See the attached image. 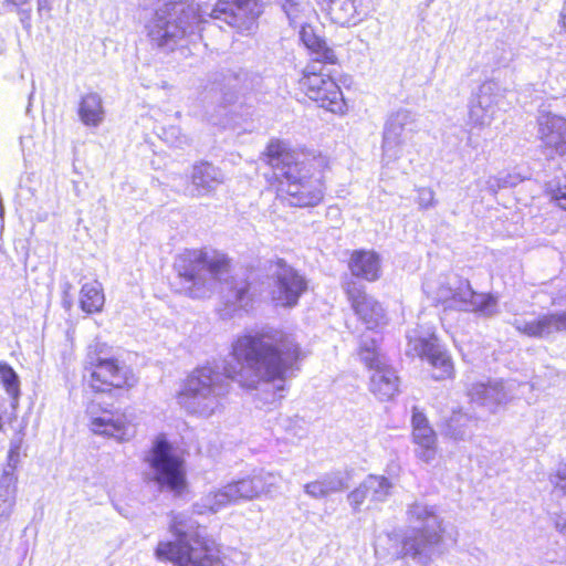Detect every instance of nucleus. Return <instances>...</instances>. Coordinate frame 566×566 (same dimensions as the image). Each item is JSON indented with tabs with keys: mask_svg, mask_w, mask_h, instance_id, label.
Segmentation results:
<instances>
[{
	"mask_svg": "<svg viewBox=\"0 0 566 566\" xmlns=\"http://www.w3.org/2000/svg\"><path fill=\"white\" fill-rule=\"evenodd\" d=\"M324 2V4H326L328 2V0H322Z\"/></svg>",
	"mask_w": 566,
	"mask_h": 566,
	"instance_id": "50",
	"label": "nucleus"
},
{
	"mask_svg": "<svg viewBox=\"0 0 566 566\" xmlns=\"http://www.w3.org/2000/svg\"><path fill=\"white\" fill-rule=\"evenodd\" d=\"M8 1L14 6H20V4L25 3L28 0H8Z\"/></svg>",
	"mask_w": 566,
	"mask_h": 566,
	"instance_id": "47",
	"label": "nucleus"
},
{
	"mask_svg": "<svg viewBox=\"0 0 566 566\" xmlns=\"http://www.w3.org/2000/svg\"><path fill=\"white\" fill-rule=\"evenodd\" d=\"M17 476L11 472L0 478V524L9 518L15 504Z\"/></svg>",
	"mask_w": 566,
	"mask_h": 566,
	"instance_id": "32",
	"label": "nucleus"
},
{
	"mask_svg": "<svg viewBox=\"0 0 566 566\" xmlns=\"http://www.w3.org/2000/svg\"><path fill=\"white\" fill-rule=\"evenodd\" d=\"M418 132L417 116L409 109L400 108L391 113L382 133V158L388 164L399 159L402 146Z\"/></svg>",
	"mask_w": 566,
	"mask_h": 566,
	"instance_id": "15",
	"label": "nucleus"
},
{
	"mask_svg": "<svg viewBox=\"0 0 566 566\" xmlns=\"http://www.w3.org/2000/svg\"><path fill=\"white\" fill-rule=\"evenodd\" d=\"M549 482L556 491L566 493V463H560L555 473L551 474Z\"/></svg>",
	"mask_w": 566,
	"mask_h": 566,
	"instance_id": "39",
	"label": "nucleus"
},
{
	"mask_svg": "<svg viewBox=\"0 0 566 566\" xmlns=\"http://www.w3.org/2000/svg\"><path fill=\"white\" fill-rule=\"evenodd\" d=\"M345 292L352 308L368 329H376L387 325V312L382 304L366 293L363 285L354 281L346 283Z\"/></svg>",
	"mask_w": 566,
	"mask_h": 566,
	"instance_id": "19",
	"label": "nucleus"
},
{
	"mask_svg": "<svg viewBox=\"0 0 566 566\" xmlns=\"http://www.w3.org/2000/svg\"><path fill=\"white\" fill-rule=\"evenodd\" d=\"M0 381L3 385L7 394L13 399L18 400L20 396V379L14 369L7 363H0Z\"/></svg>",
	"mask_w": 566,
	"mask_h": 566,
	"instance_id": "34",
	"label": "nucleus"
},
{
	"mask_svg": "<svg viewBox=\"0 0 566 566\" xmlns=\"http://www.w3.org/2000/svg\"><path fill=\"white\" fill-rule=\"evenodd\" d=\"M282 8L292 23H297L300 13L304 9L303 0H283Z\"/></svg>",
	"mask_w": 566,
	"mask_h": 566,
	"instance_id": "36",
	"label": "nucleus"
},
{
	"mask_svg": "<svg viewBox=\"0 0 566 566\" xmlns=\"http://www.w3.org/2000/svg\"><path fill=\"white\" fill-rule=\"evenodd\" d=\"M180 287L192 298L209 297L221 286L222 298L229 314L247 311L252 301L247 280H228L229 263L224 255L205 250H187L176 262Z\"/></svg>",
	"mask_w": 566,
	"mask_h": 566,
	"instance_id": "2",
	"label": "nucleus"
},
{
	"mask_svg": "<svg viewBox=\"0 0 566 566\" xmlns=\"http://www.w3.org/2000/svg\"><path fill=\"white\" fill-rule=\"evenodd\" d=\"M201 20L195 6L184 1L161 0L145 30L153 44L174 50L178 42L199 29Z\"/></svg>",
	"mask_w": 566,
	"mask_h": 566,
	"instance_id": "7",
	"label": "nucleus"
},
{
	"mask_svg": "<svg viewBox=\"0 0 566 566\" xmlns=\"http://www.w3.org/2000/svg\"><path fill=\"white\" fill-rule=\"evenodd\" d=\"M502 97L501 86L496 82L488 81L481 84L469 103L468 124L476 128L491 125Z\"/></svg>",
	"mask_w": 566,
	"mask_h": 566,
	"instance_id": "20",
	"label": "nucleus"
},
{
	"mask_svg": "<svg viewBox=\"0 0 566 566\" xmlns=\"http://www.w3.org/2000/svg\"><path fill=\"white\" fill-rule=\"evenodd\" d=\"M103 99L98 93H87L82 96L78 105V116L85 126L97 127L104 120Z\"/></svg>",
	"mask_w": 566,
	"mask_h": 566,
	"instance_id": "30",
	"label": "nucleus"
},
{
	"mask_svg": "<svg viewBox=\"0 0 566 566\" xmlns=\"http://www.w3.org/2000/svg\"><path fill=\"white\" fill-rule=\"evenodd\" d=\"M476 419L462 410H457L444 421L442 433L453 440H465L472 436Z\"/></svg>",
	"mask_w": 566,
	"mask_h": 566,
	"instance_id": "29",
	"label": "nucleus"
},
{
	"mask_svg": "<svg viewBox=\"0 0 566 566\" xmlns=\"http://www.w3.org/2000/svg\"><path fill=\"white\" fill-rule=\"evenodd\" d=\"M348 266L354 276L369 282L377 281L381 275L380 256L375 251H354Z\"/></svg>",
	"mask_w": 566,
	"mask_h": 566,
	"instance_id": "25",
	"label": "nucleus"
},
{
	"mask_svg": "<svg viewBox=\"0 0 566 566\" xmlns=\"http://www.w3.org/2000/svg\"><path fill=\"white\" fill-rule=\"evenodd\" d=\"M238 95L233 91L224 92L222 94V103L224 106L230 105L235 102Z\"/></svg>",
	"mask_w": 566,
	"mask_h": 566,
	"instance_id": "44",
	"label": "nucleus"
},
{
	"mask_svg": "<svg viewBox=\"0 0 566 566\" xmlns=\"http://www.w3.org/2000/svg\"><path fill=\"white\" fill-rule=\"evenodd\" d=\"M347 500L355 512H357L359 510L360 505L366 500H368V495L364 488V481L360 483V485L358 488H356L354 491H352L347 495Z\"/></svg>",
	"mask_w": 566,
	"mask_h": 566,
	"instance_id": "41",
	"label": "nucleus"
},
{
	"mask_svg": "<svg viewBox=\"0 0 566 566\" xmlns=\"http://www.w3.org/2000/svg\"><path fill=\"white\" fill-rule=\"evenodd\" d=\"M555 525L566 536V513H562L556 517Z\"/></svg>",
	"mask_w": 566,
	"mask_h": 566,
	"instance_id": "43",
	"label": "nucleus"
},
{
	"mask_svg": "<svg viewBox=\"0 0 566 566\" xmlns=\"http://www.w3.org/2000/svg\"><path fill=\"white\" fill-rule=\"evenodd\" d=\"M263 6L264 0H219L210 17L219 28L226 23L240 33L251 32L263 12Z\"/></svg>",
	"mask_w": 566,
	"mask_h": 566,
	"instance_id": "14",
	"label": "nucleus"
},
{
	"mask_svg": "<svg viewBox=\"0 0 566 566\" xmlns=\"http://www.w3.org/2000/svg\"><path fill=\"white\" fill-rule=\"evenodd\" d=\"M417 202L420 209L433 208L437 205L434 191L431 188H419Z\"/></svg>",
	"mask_w": 566,
	"mask_h": 566,
	"instance_id": "40",
	"label": "nucleus"
},
{
	"mask_svg": "<svg viewBox=\"0 0 566 566\" xmlns=\"http://www.w3.org/2000/svg\"><path fill=\"white\" fill-rule=\"evenodd\" d=\"M85 370L90 373V386L95 391L106 392L112 388H130L137 382L135 375L117 360L102 356V346L96 343L87 348Z\"/></svg>",
	"mask_w": 566,
	"mask_h": 566,
	"instance_id": "9",
	"label": "nucleus"
},
{
	"mask_svg": "<svg viewBox=\"0 0 566 566\" xmlns=\"http://www.w3.org/2000/svg\"><path fill=\"white\" fill-rule=\"evenodd\" d=\"M537 136L547 157L566 155V118L541 105L537 115Z\"/></svg>",
	"mask_w": 566,
	"mask_h": 566,
	"instance_id": "18",
	"label": "nucleus"
},
{
	"mask_svg": "<svg viewBox=\"0 0 566 566\" xmlns=\"http://www.w3.org/2000/svg\"><path fill=\"white\" fill-rule=\"evenodd\" d=\"M265 160L280 182L279 191L293 207H314L324 198L322 158L307 157L292 151L284 142L272 140Z\"/></svg>",
	"mask_w": 566,
	"mask_h": 566,
	"instance_id": "3",
	"label": "nucleus"
},
{
	"mask_svg": "<svg viewBox=\"0 0 566 566\" xmlns=\"http://www.w3.org/2000/svg\"><path fill=\"white\" fill-rule=\"evenodd\" d=\"M503 178V180L505 181H513L514 177H518L517 175H511V174H507L505 176H501Z\"/></svg>",
	"mask_w": 566,
	"mask_h": 566,
	"instance_id": "46",
	"label": "nucleus"
},
{
	"mask_svg": "<svg viewBox=\"0 0 566 566\" xmlns=\"http://www.w3.org/2000/svg\"><path fill=\"white\" fill-rule=\"evenodd\" d=\"M411 423L412 439L417 446V457L424 462L432 461L437 452V436L434 430L430 427L426 416L416 408L413 409Z\"/></svg>",
	"mask_w": 566,
	"mask_h": 566,
	"instance_id": "22",
	"label": "nucleus"
},
{
	"mask_svg": "<svg viewBox=\"0 0 566 566\" xmlns=\"http://www.w3.org/2000/svg\"><path fill=\"white\" fill-rule=\"evenodd\" d=\"M521 181L520 177H514L513 181H505L500 176H491L486 180V189L491 193H496L502 188L514 187Z\"/></svg>",
	"mask_w": 566,
	"mask_h": 566,
	"instance_id": "38",
	"label": "nucleus"
},
{
	"mask_svg": "<svg viewBox=\"0 0 566 566\" xmlns=\"http://www.w3.org/2000/svg\"><path fill=\"white\" fill-rule=\"evenodd\" d=\"M406 515L412 530L402 539L400 556L428 566L446 552L443 520L438 515L436 506L419 501L408 505Z\"/></svg>",
	"mask_w": 566,
	"mask_h": 566,
	"instance_id": "6",
	"label": "nucleus"
},
{
	"mask_svg": "<svg viewBox=\"0 0 566 566\" xmlns=\"http://www.w3.org/2000/svg\"><path fill=\"white\" fill-rule=\"evenodd\" d=\"M151 479L161 488L180 493L186 485L184 461L165 437H158L146 458Z\"/></svg>",
	"mask_w": 566,
	"mask_h": 566,
	"instance_id": "10",
	"label": "nucleus"
},
{
	"mask_svg": "<svg viewBox=\"0 0 566 566\" xmlns=\"http://www.w3.org/2000/svg\"><path fill=\"white\" fill-rule=\"evenodd\" d=\"M191 195L203 197L213 193L224 182L222 170L208 161H200L192 167Z\"/></svg>",
	"mask_w": 566,
	"mask_h": 566,
	"instance_id": "23",
	"label": "nucleus"
},
{
	"mask_svg": "<svg viewBox=\"0 0 566 566\" xmlns=\"http://www.w3.org/2000/svg\"><path fill=\"white\" fill-rule=\"evenodd\" d=\"M20 447H21V440H12L10 443V449L8 452V463L7 467L3 470L2 474H6L7 472H11L12 475L14 474V470L17 468V464L19 462L20 457Z\"/></svg>",
	"mask_w": 566,
	"mask_h": 566,
	"instance_id": "37",
	"label": "nucleus"
},
{
	"mask_svg": "<svg viewBox=\"0 0 566 566\" xmlns=\"http://www.w3.org/2000/svg\"><path fill=\"white\" fill-rule=\"evenodd\" d=\"M511 324L527 337L552 340L557 334L566 333V310L541 313L532 319L514 318Z\"/></svg>",
	"mask_w": 566,
	"mask_h": 566,
	"instance_id": "21",
	"label": "nucleus"
},
{
	"mask_svg": "<svg viewBox=\"0 0 566 566\" xmlns=\"http://www.w3.org/2000/svg\"><path fill=\"white\" fill-rule=\"evenodd\" d=\"M357 0H328L324 10L329 19L339 25L356 24L359 21Z\"/></svg>",
	"mask_w": 566,
	"mask_h": 566,
	"instance_id": "28",
	"label": "nucleus"
},
{
	"mask_svg": "<svg viewBox=\"0 0 566 566\" xmlns=\"http://www.w3.org/2000/svg\"><path fill=\"white\" fill-rule=\"evenodd\" d=\"M562 23H563L564 29H566V12L562 13Z\"/></svg>",
	"mask_w": 566,
	"mask_h": 566,
	"instance_id": "48",
	"label": "nucleus"
},
{
	"mask_svg": "<svg viewBox=\"0 0 566 566\" xmlns=\"http://www.w3.org/2000/svg\"><path fill=\"white\" fill-rule=\"evenodd\" d=\"M358 355L365 366L373 371L369 382L370 391L379 400L392 399L399 392V377L396 370L387 364L385 357L380 355L377 340L364 335Z\"/></svg>",
	"mask_w": 566,
	"mask_h": 566,
	"instance_id": "11",
	"label": "nucleus"
},
{
	"mask_svg": "<svg viewBox=\"0 0 566 566\" xmlns=\"http://www.w3.org/2000/svg\"><path fill=\"white\" fill-rule=\"evenodd\" d=\"M554 198H555L557 205L563 210H566V177L564 178L563 184H560V186L556 190Z\"/></svg>",
	"mask_w": 566,
	"mask_h": 566,
	"instance_id": "42",
	"label": "nucleus"
},
{
	"mask_svg": "<svg viewBox=\"0 0 566 566\" xmlns=\"http://www.w3.org/2000/svg\"><path fill=\"white\" fill-rule=\"evenodd\" d=\"M469 396L472 401L488 407L491 411H494L495 407L504 403L509 399V395L502 381L474 384L469 389Z\"/></svg>",
	"mask_w": 566,
	"mask_h": 566,
	"instance_id": "26",
	"label": "nucleus"
},
{
	"mask_svg": "<svg viewBox=\"0 0 566 566\" xmlns=\"http://www.w3.org/2000/svg\"><path fill=\"white\" fill-rule=\"evenodd\" d=\"M231 504H233V501L226 484L203 494L193 503L192 510L198 515L216 514Z\"/></svg>",
	"mask_w": 566,
	"mask_h": 566,
	"instance_id": "27",
	"label": "nucleus"
},
{
	"mask_svg": "<svg viewBox=\"0 0 566 566\" xmlns=\"http://www.w3.org/2000/svg\"><path fill=\"white\" fill-rule=\"evenodd\" d=\"M408 349L407 354L427 359L436 369L434 379H444L452 375L453 365L450 356L438 344L433 334L420 336L418 331L413 329L407 334Z\"/></svg>",
	"mask_w": 566,
	"mask_h": 566,
	"instance_id": "16",
	"label": "nucleus"
},
{
	"mask_svg": "<svg viewBox=\"0 0 566 566\" xmlns=\"http://www.w3.org/2000/svg\"><path fill=\"white\" fill-rule=\"evenodd\" d=\"M3 49H4L3 40L0 38V54L2 53Z\"/></svg>",
	"mask_w": 566,
	"mask_h": 566,
	"instance_id": "49",
	"label": "nucleus"
},
{
	"mask_svg": "<svg viewBox=\"0 0 566 566\" xmlns=\"http://www.w3.org/2000/svg\"><path fill=\"white\" fill-rule=\"evenodd\" d=\"M199 524L186 513L171 516L170 531L176 541L159 542L155 556L160 562H172L176 566H224L216 543L203 537Z\"/></svg>",
	"mask_w": 566,
	"mask_h": 566,
	"instance_id": "4",
	"label": "nucleus"
},
{
	"mask_svg": "<svg viewBox=\"0 0 566 566\" xmlns=\"http://www.w3.org/2000/svg\"><path fill=\"white\" fill-rule=\"evenodd\" d=\"M364 488L368 500L374 503H379L387 500L392 485L389 480L382 475H368L364 480Z\"/></svg>",
	"mask_w": 566,
	"mask_h": 566,
	"instance_id": "33",
	"label": "nucleus"
},
{
	"mask_svg": "<svg viewBox=\"0 0 566 566\" xmlns=\"http://www.w3.org/2000/svg\"><path fill=\"white\" fill-rule=\"evenodd\" d=\"M349 486V474L346 471L328 472L318 479L304 484L306 495L314 500H322L332 494L343 492Z\"/></svg>",
	"mask_w": 566,
	"mask_h": 566,
	"instance_id": "24",
	"label": "nucleus"
},
{
	"mask_svg": "<svg viewBox=\"0 0 566 566\" xmlns=\"http://www.w3.org/2000/svg\"><path fill=\"white\" fill-rule=\"evenodd\" d=\"M163 139L177 148H184L190 144V139L178 126H169L163 129Z\"/></svg>",
	"mask_w": 566,
	"mask_h": 566,
	"instance_id": "35",
	"label": "nucleus"
},
{
	"mask_svg": "<svg viewBox=\"0 0 566 566\" xmlns=\"http://www.w3.org/2000/svg\"><path fill=\"white\" fill-rule=\"evenodd\" d=\"M423 289L427 293L433 294L436 301L450 308L475 312L486 317L497 313V300L491 294L474 292L467 280L453 277L448 282H441L436 291L430 283H424Z\"/></svg>",
	"mask_w": 566,
	"mask_h": 566,
	"instance_id": "8",
	"label": "nucleus"
},
{
	"mask_svg": "<svg viewBox=\"0 0 566 566\" xmlns=\"http://www.w3.org/2000/svg\"><path fill=\"white\" fill-rule=\"evenodd\" d=\"M88 428L97 436L129 441L135 436L134 415L126 410L102 409L96 403L87 407Z\"/></svg>",
	"mask_w": 566,
	"mask_h": 566,
	"instance_id": "13",
	"label": "nucleus"
},
{
	"mask_svg": "<svg viewBox=\"0 0 566 566\" xmlns=\"http://www.w3.org/2000/svg\"><path fill=\"white\" fill-rule=\"evenodd\" d=\"M282 481L279 472L254 470L251 474L227 483L233 503L251 501L276 491Z\"/></svg>",
	"mask_w": 566,
	"mask_h": 566,
	"instance_id": "17",
	"label": "nucleus"
},
{
	"mask_svg": "<svg viewBox=\"0 0 566 566\" xmlns=\"http://www.w3.org/2000/svg\"><path fill=\"white\" fill-rule=\"evenodd\" d=\"M302 40L311 51L313 60L303 71L300 87L306 96L334 114L347 112L343 92L332 77L326 64H336L337 56L326 41L316 36L312 31L303 30Z\"/></svg>",
	"mask_w": 566,
	"mask_h": 566,
	"instance_id": "5",
	"label": "nucleus"
},
{
	"mask_svg": "<svg viewBox=\"0 0 566 566\" xmlns=\"http://www.w3.org/2000/svg\"><path fill=\"white\" fill-rule=\"evenodd\" d=\"M270 281L269 294L275 307H295L308 289L306 276L283 259L271 263Z\"/></svg>",
	"mask_w": 566,
	"mask_h": 566,
	"instance_id": "12",
	"label": "nucleus"
},
{
	"mask_svg": "<svg viewBox=\"0 0 566 566\" xmlns=\"http://www.w3.org/2000/svg\"><path fill=\"white\" fill-rule=\"evenodd\" d=\"M232 356L242 366L198 367L187 377L177 396L188 412L209 418L223 410L231 380L242 388L256 389L261 382L285 380L293 375L304 353L295 336L276 328H264L239 336L232 343Z\"/></svg>",
	"mask_w": 566,
	"mask_h": 566,
	"instance_id": "1",
	"label": "nucleus"
},
{
	"mask_svg": "<svg viewBox=\"0 0 566 566\" xmlns=\"http://www.w3.org/2000/svg\"><path fill=\"white\" fill-rule=\"evenodd\" d=\"M105 297L103 286L98 281L85 283L80 293V306L87 314H94L102 311Z\"/></svg>",
	"mask_w": 566,
	"mask_h": 566,
	"instance_id": "31",
	"label": "nucleus"
},
{
	"mask_svg": "<svg viewBox=\"0 0 566 566\" xmlns=\"http://www.w3.org/2000/svg\"><path fill=\"white\" fill-rule=\"evenodd\" d=\"M50 11L51 10V2L50 0H38V11Z\"/></svg>",
	"mask_w": 566,
	"mask_h": 566,
	"instance_id": "45",
	"label": "nucleus"
}]
</instances>
